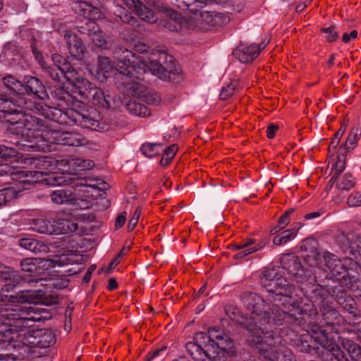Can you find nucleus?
<instances>
[{"instance_id": "f257e3e1", "label": "nucleus", "mask_w": 361, "mask_h": 361, "mask_svg": "<svg viewBox=\"0 0 361 361\" xmlns=\"http://www.w3.org/2000/svg\"><path fill=\"white\" fill-rule=\"evenodd\" d=\"M285 271L284 269L280 268L267 269L264 271L262 283L272 294L271 307L267 305L264 299L256 293H247L243 297V302L250 313L241 322L250 333L249 342L253 348L271 361H276L279 357L278 343L281 338L275 337L266 326L281 324L286 315L296 317L307 311L310 315L317 314L315 308L301 307L290 295L295 287L289 277L284 276Z\"/></svg>"}, {"instance_id": "f03ea898", "label": "nucleus", "mask_w": 361, "mask_h": 361, "mask_svg": "<svg viewBox=\"0 0 361 361\" xmlns=\"http://www.w3.org/2000/svg\"><path fill=\"white\" fill-rule=\"evenodd\" d=\"M173 57L164 51H152L149 56H136L132 51L126 49L123 56L116 61L111 62L109 58L98 56L97 67L90 68L92 74L109 73L114 69L130 78L144 80V75L149 71L161 80H166L171 72L166 62H171Z\"/></svg>"}, {"instance_id": "7ed1b4c3", "label": "nucleus", "mask_w": 361, "mask_h": 361, "mask_svg": "<svg viewBox=\"0 0 361 361\" xmlns=\"http://www.w3.org/2000/svg\"><path fill=\"white\" fill-rule=\"evenodd\" d=\"M24 165L30 166L35 171H24V176L34 178V181L45 180L48 185H61L68 184L65 176L54 172L56 166L63 172L76 173L79 171L90 170L94 166L91 159L71 157L57 161L49 157H24Z\"/></svg>"}, {"instance_id": "20e7f679", "label": "nucleus", "mask_w": 361, "mask_h": 361, "mask_svg": "<svg viewBox=\"0 0 361 361\" xmlns=\"http://www.w3.org/2000/svg\"><path fill=\"white\" fill-rule=\"evenodd\" d=\"M43 303L39 299L24 301V353L33 357L42 356L41 349L49 348L55 343L54 332L47 329H39L30 322H40L48 319V312L44 308L36 306Z\"/></svg>"}, {"instance_id": "39448f33", "label": "nucleus", "mask_w": 361, "mask_h": 361, "mask_svg": "<svg viewBox=\"0 0 361 361\" xmlns=\"http://www.w3.org/2000/svg\"><path fill=\"white\" fill-rule=\"evenodd\" d=\"M75 255L73 254H63L55 256L53 258H32L26 257L24 259V285L27 283L29 288H24V299L32 297L30 300L39 299L41 301V297L43 295L42 278L39 275L44 273L46 270L51 268L63 267L74 263ZM30 301V300H27Z\"/></svg>"}, {"instance_id": "423d86ee", "label": "nucleus", "mask_w": 361, "mask_h": 361, "mask_svg": "<svg viewBox=\"0 0 361 361\" xmlns=\"http://www.w3.org/2000/svg\"><path fill=\"white\" fill-rule=\"evenodd\" d=\"M341 240L343 247L349 248L350 252L355 255V261L348 257L340 260L334 255L325 252L323 254V267H326L334 276H341L343 278L347 276L349 282H345V286L348 288L351 281L359 279L353 272H361V234L350 232L342 235Z\"/></svg>"}, {"instance_id": "0eeeda50", "label": "nucleus", "mask_w": 361, "mask_h": 361, "mask_svg": "<svg viewBox=\"0 0 361 361\" xmlns=\"http://www.w3.org/2000/svg\"><path fill=\"white\" fill-rule=\"evenodd\" d=\"M42 114L50 120L63 124L68 123V120L82 128L93 130H104L105 126L100 122L99 114L95 111H88L85 110V105L78 100L72 102V107L66 111L61 109L45 105L42 107Z\"/></svg>"}, {"instance_id": "6e6552de", "label": "nucleus", "mask_w": 361, "mask_h": 361, "mask_svg": "<svg viewBox=\"0 0 361 361\" xmlns=\"http://www.w3.org/2000/svg\"><path fill=\"white\" fill-rule=\"evenodd\" d=\"M6 323L9 328L0 331V350H10L20 348L23 345V309L20 305L17 308L7 309ZM10 354L0 353V360H8Z\"/></svg>"}, {"instance_id": "1a4fd4ad", "label": "nucleus", "mask_w": 361, "mask_h": 361, "mask_svg": "<svg viewBox=\"0 0 361 361\" xmlns=\"http://www.w3.org/2000/svg\"><path fill=\"white\" fill-rule=\"evenodd\" d=\"M73 8L80 15L91 19L85 23V27H82L80 32L89 35L95 46L101 48L104 47L106 44V39L96 23L92 20L101 18L102 13L99 9L92 7L85 1L75 3Z\"/></svg>"}, {"instance_id": "9d476101", "label": "nucleus", "mask_w": 361, "mask_h": 361, "mask_svg": "<svg viewBox=\"0 0 361 361\" xmlns=\"http://www.w3.org/2000/svg\"><path fill=\"white\" fill-rule=\"evenodd\" d=\"M50 129V126L42 123L37 118L24 113V153L42 151L39 143L42 140L46 141L44 133Z\"/></svg>"}, {"instance_id": "9b49d317", "label": "nucleus", "mask_w": 361, "mask_h": 361, "mask_svg": "<svg viewBox=\"0 0 361 361\" xmlns=\"http://www.w3.org/2000/svg\"><path fill=\"white\" fill-rule=\"evenodd\" d=\"M173 4L182 9L188 10L193 16L190 20L195 21V25H188L189 28L195 29L198 27L202 30H207L212 26L214 11H202L201 8L212 3L213 0H173Z\"/></svg>"}, {"instance_id": "f8f14e48", "label": "nucleus", "mask_w": 361, "mask_h": 361, "mask_svg": "<svg viewBox=\"0 0 361 361\" xmlns=\"http://www.w3.org/2000/svg\"><path fill=\"white\" fill-rule=\"evenodd\" d=\"M320 310L322 312L323 315V319L326 324V326L324 324L322 326H318L317 324H313L310 327V334L307 335H302L301 338L302 342V346L300 349V351H305L308 353H314V351H315V353H318L319 355V353L317 352L319 350V347L312 345L306 339V338L310 337L311 341H313L312 339V330L315 326H318L320 328V329L324 330V334L326 335L330 336L333 339H334L333 336V333L334 331V326L336 324H338L340 321V314L339 313L331 308V307L329 306V303L324 306L320 307ZM335 341V340H334Z\"/></svg>"}, {"instance_id": "ddd939ff", "label": "nucleus", "mask_w": 361, "mask_h": 361, "mask_svg": "<svg viewBox=\"0 0 361 361\" xmlns=\"http://www.w3.org/2000/svg\"><path fill=\"white\" fill-rule=\"evenodd\" d=\"M46 141L42 140L39 147L42 152L51 151L52 144H59L73 147L83 146L87 144V140L76 133L61 131L51 127L50 131L44 132Z\"/></svg>"}, {"instance_id": "4468645a", "label": "nucleus", "mask_w": 361, "mask_h": 361, "mask_svg": "<svg viewBox=\"0 0 361 361\" xmlns=\"http://www.w3.org/2000/svg\"><path fill=\"white\" fill-rule=\"evenodd\" d=\"M67 67L65 66L63 71H68ZM66 74V80L70 85V87H67V89H71L73 94L79 95L81 99H89L93 88L96 87L87 80L83 78L75 70L71 72L68 71Z\"/></svg>"}, {"instance_id": "2eb2a0df", "label": "nucleus", "mask_w": 361, "mask_h": 361, "mask_svg": "<svg viewBox=\"0 0 361 361\" xmlns=\"http://www.w3.org/2000/svg\"><path fill=\"white\" fill-rule=\"evenodd\" d=\"M36 58L39 60L42 67L46 69L47 73L55 81L61 82L63 78H66V73H68V71H63L65 66H69L67 67V71H68V72L75 71V68L71 64L67 63L62 56L57 54H53L51 57L54 65L53 67L47 66L41 55L36 54Z\"/></svg>"}, {"instance_id": "dca6fc26", "label": "nucleus", "mask_w": 361, "mask_h": 361, "mask_svg": "<svg viewBox=\"0 0 361 361\" xmlns=\"http://www.w3.org/2000/svg\"><path fill=\"white\" fill-rule=\"evenodd\" d=\"M209 342L211 346L216 345L220 350L232 356L235 350L233 341L221 329L214 327L209 329Z\"/></svg>"}, {"instance_id": "f3484780", "label": "nucleus", "mask_w": 361, "mask_h": 361, "mask_svg": "<svg viewBox=\"0 0 361 361\" xmlns=\"http://www.w3.org/2000/svg\"><path fill=\"white\" fill-rule=\"evenodd\" d=\"M268 42H262L259 45L251 44L250 46L240 45L233 51V55L238 58L241 63H249L252 61L260 51L264 49Z\"/></svg>"}, {"instance_id": "a211bd4d", "label": "nucleus", "mask_w": 361, "mask_h": 361, "mask_svg": "<svg viewBox=\"0 0 361 361\" xmlns=\"http://www.w3.org/2000/svg\"><path fill=\"white\" fill-rule=\"evenodd\" d=\"M308 295L313 306L317 305L322 307L329 303V299L331 295V290L319 284H311Z\"/></svg>"}, {"instance_id": "6ab92c4d", "label": "nucleus", "mask_w": 361, "mask_h": 361, "mask_svg": "<svg viewBox=\"0 0 361 361\" xmlns=\"http://www.w3.org/2000/svg\"><path fill=\"white\" fill-rule=\"evenodd\" d=\"M64 39L68 47L71 54L78 60L84 56L85 46L82 40L73 32L68 31L64 35Z\"/></svg>"}, {"instance_id": "aec40b11", "label": "nucleus", "mask_w": 361, "mask_h": 361, "mask_svg": "<svg viewBox=\"0 0 361 361\" xmlns=\"http://www.w3.org/2000/svg\"><path fill=\"white\" fill-rule=\"evenodd\" d=\"M0 111L11 116H16L17 118H10L8 121L11 124L18 123L23 117V106L20 104H16L8 99L0 97Z\"/></svg>"}, {"instance_id": "412c9836", "label": "nucleus", "mask_w": 361, "mask_h": 361, "mask_svg": "<svg viewBox=\"0 0 361 361\" xmlns=\"http://www.w3.org/2000/svg\"><path fill=\"white\" fill-rule=\"evenodd\" d=\"M24 84V89L28 94H32L41 99H44L48 97L45 87L42 82L35 77H25Z\"/></svg>"}, {"instance_id": "4be33fe9", "label": "nucleus", "mask_w": 361, "mask_h": 361, "mask_svg": "<svg viewBox=\"0 0 361 361\" xmlns=\"http://www.w3.org/2000/svg\"><path fill=\"white\" fill-rule=\"evenodd\" d=\"M51 199L53 202L58 204H78V198L72 189H58L51 193Z\"/></svg>"}, {"instance_id": "5701e85b", "label": "nucleus", "mask_w": 361, "mask_h": 361, "mask_svg": "<svg viewBox=\"0 0 361 361\" xmlns=\"http://www.w3.org/2000/svg\"><path fill=\"white\" fill-rule=\"evenodd\" d=\"M24 225L29 226L27 229L37 231L40 233L53 235V220L44 219H26Z\"/></svg>"}, {"instance_id": "b1692460", "label": "nucleus", "mask_w": 361, "mask_h": 361, "mask_svg": "<svg viewBox=\"0 0 361 361\" xmlns=\"http://www.w3.org/2000/svg\"><path fill=\"white\" fill-rule=\"evenodd\" d=\"M158 9L170 19L168 28L171 31H178L183 26V20L181 15L173 9L161 4Z\"/></svg>"}, {"instance_id": "393cba45", "label": "nucleus", "mask_w": 361, "mask_h": 361, "mask_svg": "<svg viewBox=\"0 0 361 361\" xmlns=\"http://www.w3.org/2000/svg\"><path fill=\"white\" fill-rule=\"evenodd\" d=\"M53 235L71 234L76 231V223L68 219H53Z\"/></svg>"}, {"instance_id": "a878e982", "label": "nucleus", "mask_w": 361, "mask_h": 361, "mask_svg": "<svg viewBox=\"0 0 361 361\" xmlns=\"http://www.w3.org/2000/svg\"><path fill=\"white\" fill-rule=\"evenodd\" d=\"M188 353L197 361H206L210 358L209 355L203 346L195 341L188 342L185 345Z\"/></svg>"}, {"instance_id": "bb28decb", "label": "nucleus", "mask_w": 361, "mask_h": 361, "mask_svg": "<svg viewBox=\"0 0 361 361\" xmlns=\"http://www.w3.org/2000/svg\"><path fill=\"white\" fill-rule=\"evenodd\" d=\"M338 303L341 307L349 313H353L355 311L356 303L350 295H347L344 291H338L336 296Z\"/></svg>"}, {"instance_id": "cd10ccee", "label": "nucleus", "mask_w": 361, "mask_h": 361, "mask_svg": "<svg viewBox=\"0 0 361 361\" xmlns=\"http://www.w3.org/2000/svg\"><path fill=\"white\" fill-rule=\"evenodd\" d=\"M144 21L149 23H154L157 21V16L154 13L140 1L132 9Z\"/></svg>"}, {"instance_id": "c85d7f7f", "label": "nucleus", "mask_w": 361, "mask_h": 361, "mask_svg": "<svg viewBox=\"0 0 361 361\" xmlns=\"http://www.w3.org/2000/svg\"><path fill=\"white\" fill-rule=\"evenodd\" d=\"M303 258L305 262L311 267H323V255H321L314 246L303 255Z\"/></svg>"}, {"instance_id": "c756f323", "label": "nucleus", "mask_w": 361, "mask_h": 361, "mask_svg": "<svg viewBox=\"0 0 361 361\" xmlns=\"http://www.w3.org/2000/svg\"><path fill=\"white\" fill-rule=\"evenodd\" d=\"M12 145L11 146L0 145V158L14 157L23 149V145L18 140L13 142Z\"/></svg>"}, {"instance_id": "7c9ffc66", "label": "nucleus", "mask_w": 361, "mask_h": 361, "mask_svg": "<svg viewBox=\"0 0 361 361\" xmlns=\"http://www.w3.org/2000/svg\"><path fill=\"white\" fill-rule=\"evenodd\" d=\"M287 272L288 275L291 276V281H295L298 283H302L305 281V278L303 277L305 271L297 262L296 259H293V267L289 266Z\"/></svg>"}, {"instance_id": "2f4dec72", "label": "nucleus", "mask_w": 361, "mask_h": 361, "mask_svg": "<svg viewBox=\"0 0 361 361\" xmlns=\"http://www.w3.org/2000/svg\"><path fill=\"white\" fill-rule=\"evenodd\" d=\"M94 104L103 108H110L109 97L106 96L103 91L98 87L93 88L91 97Z\"/></svg>"}, {"instance_id": "473e14b6", "label": "nucleus", "mask_w": 361, "mask_h": 361, "mask_svg": "<svg viewBox=\"0 0 361 361\" xmlns=\"http://www.w3.org/2000/svg\"><path fill=\"white\" fill-rule=\"evenodd\" d=\"M24 250L33 253H40L46 252L47 247L37 240L24 238Z\"/></svg>"}, {"instance_id": "72a5a7b5", "label": "nucleus", "mask_w": 361, "mask_h": 361, "mask_svg": "<svg viewBox=\"0 0 361 361\" xmlns=\"http://www.w3.org/2000/svg\"><path fill=\"white\" fill-rule=\"evenodd\" d=\"M127 109L132 114L139 116H147L150 114V110L144 104L135 101H130L127 104Z\"/></svg>"}, {"instance_id": "f704fd0d", "label": "nucleus", "mask_w": 361, "mask_h": 361, "mask_svg": "<svg viewBox=\"0 0 361 361\" xmlns=\"http://www.w3.org/2000/svg\"><path fill=\"white\" fill-rule=\"evenodd\" d=\"M343 346L353 360L361 361V347L358 344L346 340L343 341Z\"/></svg>"}, {"instance_id": "c9c22d12", "label": "nucleus", "mask_w": 361, "mask_h": 361, "mask_svg": "<svg viewBox=\"0 0 361 361\" xmlns=\"http://www.w3.org/2000/svg\"><path fill=\"white\" fill-rule=\"evenodd\" d=\"M296 233L293 230H286L276 235L273 238V243L275 245H282L293 240Z\"/></svg>"}, {"instance_id": "e433bc0d", "label": "nucleus", "mask_w": 361, "mask_h": 361, "mask_svg": "<svg viewBox=\"0 0 361 361\" xmlns=\"http://www.w3.org/2000/svg\"><path fill=\"white\" fill-rule=\"evenodd\" d=\"M3 83L6 88L11 92L20 94V91L23 87V84L17 80L13 76L8 75L3 78Z\"/></svg>"}, {"instance_id": "4c0bfd02", "label": "nucleus", "mask_w": 361, "mask_h": 361, "mask_svg": "<svg viewBox=\"0 0 361 361\" xmlns=\"http://www.w3.org/2000/svg\"><path fill=\"white\" fill-rule=\"evenodd\" d=\"M20 191H17L13 188H4L0 190V207L4 205L7 202L18 196Z\"/></svg>"}, {"instance_id": "58836bf2", "label": "nucleus", "mask_w": 361, "mask_h": 361, "mask_svg": "<svg viewBox=\"0 0 361 361\" xmlns=\"http://www.w3.org/2000/svg\"><path fill=\"white\" fill-rule=\"evenodd\" d=\"M353 176L349 173L344 174L342 178L338 179L336 187L341 190H349L353 186Z\"/></svg>"}, {"instance_id": "ea45409f", "label": "nucleus", "mask_w": 361, "mask_h": 361, "mask_svg": "<svg viewBox=\"0 0 361 361\" xmlns=\"http://www.w3.org/2000/svg\"><path fill=\"white\" fill-rule=\"evenodd\" d=\"M229 20L230 18L226 13L214 11L212 23L211 27L223 26L228 23Z\"/></svg>"}, {"instance_id": "a19ab883", "label": "nucleus", "mask_w": 361, "mask_h": 361, "mask_svg": "<svg viewBox=\"0 0 361 361\" xmlns=\"http://www.w3.org/2000/svg\"><path fill=\"white\" fill-rule=\"evenodd\" d=\"M159 145L155 143H147L142 145L140 150L142 153L147 157H153L158 152Z\"/></svg>"}, {"instance_id": "79ce46f5", "label": "nucleus", "mask_w": 361, "mask_h": 361, "mask_svg": "<svg viewBox=\"0 0 361 361\" xmlns=\"http://www.w3.org/2000/svg\"><path fill=\"white\" fill-rule=\"evenodd\" d=\"M166 346H163L155 350L151 353H149L146 358V361H162L166 355Z\"/></svg>"}, {"instance_id": "37998d69", "label": "nucleus", "mask_w": 361, "mask_h": 361, "mask_svg": "<svg viewBox=\"0 0 361 361\" xmlns=\"http://www.w3.org/2000/svg\"><path fill=\"white\" fill-rule=\"evenodd\" d=\"M360 130L358 128L354 129L348 135L344 148L348 150L353 149L359 139Z\"/></svg>"}, {"instance_id": "c03bdc74", "label": "nucleus", "mask_w": 361, "mask_h": 361, "mask_svg": "<svg viewBox=\"0 0 361 361\" xmlns=\"http://www.w3.org/2000/svg\"><path fill=\"white\" fill-rule=\"evenodd\" d=\"M236 87L237 83L235 82H231L226 87H223L219 94L220 99L225 100L229 98L233 94Z\"/></svg>"}, {"instance_id": "a18cd8bd", "label": "nucleus", "mask_w": 361, "mask_h": 361, "mask_svg": "<svg viewBox=\"0 0 361 361\" xmlns=\"http://www.w3.org/2000/svg\"><path fill=\"white\" fill-rule=\"evenodd\" d=\"M322 30L325 34L326 40L329 42H334L338 37V32L336 30L334 25L324 27Z\"/></svg>"}, {"instance_id": "49530a36", "label": "nucleus", "mask_w": 361, "mask_h": 361, "mask_svg": "<svg viewBox=\"0 0 361 361\" xmlns=\"http://www.w3.org/2000/svg\"><path fill=\"white\" fill-rule=\"evenodd\" d=\"M336 169L335 170L334 176L331 178L329 184L331 187L337 180L338 176L344 170L345 165L344 161L338 156V160L336 164Z\"/></svg>"}, {"instance_id": "de8ad7c7", "label": "nucleus", "mask_w": 361, "mask_h": 361, "mask_svg": "<svg viewBox=\"0 0 361 361\" xmlns=\"http://www.w3.org/2000/svg\"><path fill=\"white\" fill-rule=\"evenodd\" d=\"M7 175H9L13 180L20 182L23 178L22 169L21 167L11 165V170L8 172Z\"/></svg>"}, {"instance_id": "09e8293b", "label": "nucleus", "mask_w": 361, "mask_h": 361, "mask_svg": "<svg viewBox=\"0 0 361 361\" xmlns=\"http://www.w3.org/2000/svg\"><path fill=\"white\" fill-rule=\"evenodd\" d=\"M347 202L350 207L361 206V192L352 193L348 197Z\"/></svg>"}, {"instance_id": "8fccbe9b", "label": "nucleus", "mask_w": 361, "mask_h": 361, "mask_svg": "<svg viewBox=\"0 0 361 361\" xmlns=\"http://www.w3.org/2000/svg\"><path fill=\"white\" fill-rule=\"evenodd\" d=\"M348 320L353 326L361 324V312L356 308L355 311H353V313H349Z\"/></svg>"}, {"instance_id": "3c124183", "label": "nucleus", "mask_w": 361, "mask_h": 361, "mask_svg": "<svg viewBox=\"0 0 361 361\" xmlns=\"http://www.w3.org/2000/svg\"><path fill=\"white\" fill-rule=\"evenodd\" d=\"M194 339L195 342L200 343L203 347L211 345V343L209 342V332L207 334L199 332L196 334Z\"/></svg>"}, {"instance_id": "603ef678", "label": "nucleus", "mask_w": 361, "mask_h": 361, "mask_svg": "<svg viewBox=\"0 0 361 361\" xmlns=\"http://www.w3.org/2000/svg\"><path fill=\"white\" fill-rule=\"evenodd\" d=\"M13 276V271L11 267H6L0 262V279L9 280Z\"/></svg>"}, {"instance_id": "864d4df0", "label": "nucleus", "mask_w": 361, "mask_h": 361, "mask_svg": "<svg viewBox=\"0 0 361 361\" xmlns=\"http://www.w3.org/2000/svg\"><path fill=\"white\" fill-rule=\"evenodd\" d=\"M348 288L350 289L355 294V297L359 298L361 300V280L356 279L351 281V283L348 286Z\"/></svg>"}, {"instance_id": "5fc2aeb1", "label": "nucleus", "mask_w": 361, "mask_h": 361, "mask_svg": "<svg viewBox=\"0 0 361 361\" xmlns=\"http://www.w3.org/2000/svg\"><path fill=\"white\" fill-rule=\"evenodd\" d=\"M140 215V210L139 209H137L132 216V218L130 219L128 224V228L129 231H132L134 229L135 226L137 225L138 222V219Z\"/></svg>"}, {"instance_id": "6e6d98bb", "label": "nucleus", "mask_w": 361, "mask_h": 361, "mask_svg": "<svg viewBox=\"0 0 361 361\" xmlns=\"http://www.w3.org/2000/svg\"><path fill=\"white\" fill-rule=\"evenodd\" d=\"M235 250H240L234 256V259H243L250 254L253 253V250L250 248H237V245L235 246Z\"/></svg>"}, {"instance_id": "4d7b16f0", "label": "nucleus", "mask_w": 361, "mask_h": 361, "mask_svg": "<svg viewBox=\"0 0 361 361\" xmlns=\"http://www.w3.org/2000/svg\"><path fill=\"white\" fill-rule=\"evenodd\" d=\"M178 150V147L176 145H172L167 147V149L165 150L164 155L166 156L167 159H172L174 155L176 154V152Z\"/></svg>"}, {"instance_id": "13d9d810", "label": "nucleus", "mask_w": 361, "mask_h": 361, "mask_svg": "<svg viewBox=\"0 0 361 361\" xmlns=\"http://www.w3.org/2000/svg\"><path fill=\"white\" fill-rule=\"evenodd\" d=\"M134 49L137 52L143 53L147 51L149 47L141 41H137L134 43Z\"/></svg>"}, {"instance_id": "bf43d9fd", "label": "nucleus", "mask_w": 361, "mask_h": 361, "mask_svg": "<svg viewBox=\"0 0 361 361\" xmlns=\"http://www.w3.org/2000/svg\"><path fill=\"white\" fill-rule=\"evenodd\" d=\"M16 293H18L17 295H15L13 294H10V295H6V297H8L12 302H14L16 301L18 303L20 304L23 302L22 290H18V291H16Z\"/></svg>"}, {"instance_id": "052dcab7", "label": "nucleus", "mask_w": 361, "mask_h": 361, "mask_svg": "<svg viewBox=\"0 0 361 361\" xmlns=\"http://www.w3.org/2000/svg\"><path fill=\"white\" fill-rule=\"evenodd\" d=\"M126 213L124 212L118 215L116 219L115 226L116 228L122 227L126 222Z\"/></svg>"}, {"instance_id": "680f3d73", "label": "nucleus", "mask_w": 361, "mask_h": 361, "mask_svg": "<svg viewBox=\"0 0 361 361\" xmlns=\"http://www.w3.org/2000/svg\"><path fill=\"white\" fill-rule=\"evenodd\" d=\"M278 128H279L278 126L274 125V124H270L268 126L267 131V137L270 139L274 137L275 133H276V130H278Z\"/></svg>"}, {"instance_id": "e2e57ef3", "label": "nucleus", "mask_w": 361, "mask_h": 361, "mask_svg": "<svg viewBox=\"0 0 361 361\" xmlns=\"http://www.w3.org/2000/svg\"><path fill=\"white\" fill-rule=\"evenodd\" d=\"M357 32L356 30H353L350 32V34H348L346 32H345L343 35V41L345 42V43H347L348 42L350 39H355L357 37Z\"/></svg>"}, {"instance_id": "0e129e2a", "label": "nucleus", "mask_w": 361, "mask_h": 361, "mask_svg": "<svg viewBox=\"0 0 361 361\" xmlns=\"http://www.w3.org/2000/svg\"><path fill=\"white\" fill-rule=\"evenodd\" d=\"M290 221L289 217L287 214H283L278 220V224L280 225L283 228L288 224Z\"/></svg>"}, {"instance_id": "69168bd1", "label": "nucleus", "mask_w": 361, "mask_h": 361, "mask_svg": "<svg viewBox=\"0 0 361 361\" xmlns=\"http://www.w3.org/2000/svg\"><path fill=\"white\" fill-rule=\"evenodd\" d=\"M11 165L8 164H0V176L7 175L8 172L11 171Z\"/></svg>"}, {"instance_id": "338daca9", "label": "nucleus", "mask_w": 361, "mask_h": 361, "mask_svg": "<svg viewBox=\"0 0 361 361\" xmlns=\"http://www.w3.org/2000/svg\"><path fill=\"white\" fill-rule=\"evenodd\" d=\"M268 242L265 240H261L257 245L252 247L251 249L253 250V252L262 250L264 247L267 246Z\"/></svg>"}, {"instance_id": "774afa93", "label": "nucleus", "mask_w": 361, "mask_h": 361, "mask_svg": "<svg viewBox=\"0 0 361 361\" xmlns=\"http://www.w3.org/2000/svg\"><path fill=\"white\" fill-rule=\"evenodd\" d=\"M95 268L96 267L94 265H92L89 268L88 271L86 272L83 277L82 281L84 283H88L90 281L92 273L93 271H94Z\"/></svg>"}]
</instances>
